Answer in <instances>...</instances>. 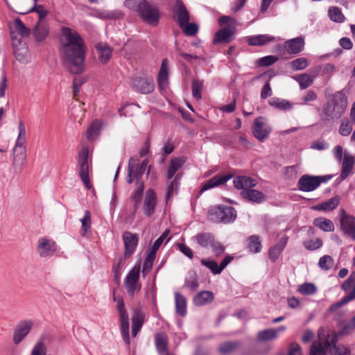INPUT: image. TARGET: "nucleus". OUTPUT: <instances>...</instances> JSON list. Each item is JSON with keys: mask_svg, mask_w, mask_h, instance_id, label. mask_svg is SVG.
<instances>
[{"mask_svg": "<svg viewBox=\"0 0 355 355\" xmlns=\"http://www.w3.org/2000/svg\"><path fill=\"white\" fill-rule=\"evenodd\" d=\"M277 338V331L272 328L260 331L257 334V340L261 342L275 340Z\"/></svg>", "mask_w": 355, "mask_h": 355, "instance_id": "49530a36", "label": "nucleus"}, {"mask_svg": "<svg viewBox=\"0 0 355 355\" xmlns=\"http://www.w3.org/2000/svg\"><path fill=\"white\" fill-rule=\"evenodd\" d=\"M37 250L42 257H46L51 256L56 251L57 245L53 240L41 238L38 241Z\"/></svg>", "mask_w": 355, "mask_h": 355, "instance_id": "aec40b11", "label": "nucleus"}, {"mask_svg": "<svg viewBox=\"0 0 355 355\" xmlns=\"http://www.w3.org/2000/svg\"><path fill=\"white\" fill-rule=\"evenodd\" d=\"M124 244L125 258H130L135 252L139 243V236L137 234L126 231L122 236Z\"/></svg>", "mask_w": 355, "mask_h": 355, "instance_id": "4468645a", "label": "nucleus"}, {"mask_svg": "<svg viewBox=\"0 0 355 355\" xmlns=\"http://www.w3.org/2000/svg\"><path fill=\"white\" fill-rule=\"evenodd\" d=\"M31 355H51L48 354L47 346L43 338L38 340L33 347Z\"/></svg>", "mask_w": 355, "mask_h": 355, "instance_id": "de8ad7c7", "label": "nucleus"}, {"mask_svg": "<svg viewBox=\"0 0 355 355\" xmlns=\"http://www.w3.org/2000/svg\"><path fill=\"white\" fill-rule=\"evenodd\" d=\"M318 95L313 90H309L304 96H302V102L301 105H309L311 102L316 101Z\"/></svg>", "mask_w": 355, "mask_h": 355, "instance_id": "338daca9", "label": "nucleus"}, {"mask_svg": "<svg viewBox=\"0 0 355 355\" xmlns=\"http://www.w3.org/2000/svg\"><path fill=\"white\" fill-rule=\"evenodd\" d=\"M79 175L85 186L89 189L91 187L89 178V164L88 153L87 150H83L80 153Z\"/></svg>", "mask_w": 355, "mask_h": 355, "instance_id": "dca6fc26", "label": "nucleus"}, {"mask_svg": "<svg viewBox=\"0 0 355 355\" xmlns=\"http://www.w3.org/2000/svg\"><path fill=\"white\" fill-rule=\"evenodd\" d=\"M203 87V81L195 79L192 81L191 89L192 95L196 100L202 98V90Z\"/></svg>", "mask_w": 355, "mask_h": 355, "instance_id": "3c124183", "label": "nucleus"}, {"mask_svg": "<svg viewBox=\"0 0 355 355\" xmlns=\"http://www.w3.org/2000/svg\"><path fill=\"white\" fill-rule=\"evenodd\" d=\"M182 178L180 173H178L175 178L168 184L166 187V193L165 196V200L167 202L171 197L178 193V188L180 186V180Z\"/></svg>", "mask_w": 355, "mask_h": 355, "instance_id": "473e14b6", "label": "nucleus"}, {"mask_svg": "<svg viewBox=\"0 0 355 355\" xmlns=\"http://www.w3.org/2000/svg\"><path fill=\"white\" fill-rule=\"evenodd\" d=\"M327 101L322 107V114L327 121H336L342 117L345 112L348 102L343 90L336 92L329 96Z\"/></svg>", "mask_w": 355, "mask_h": 355, "instance_id": "7ed1b4c3", "label": "nucleus"}, {"mask_svg": "<svg viewBox=\"0 0 355 355\" xmlns=\"http://www.w3.org/2000/svg\"><path fill=\"white\" fill-rule=\"evenodd\" d=\"M248 248L249 250L252 253H258L261 250V243L260 238L257 235L250 236L248 239Z\"/></svg>", "mask_w": 355, "mask_h": 355, "instance_id": "8fccbe9b", "label": "nucleus"}, {"mask_svg": "<svg viewBox=\"0 0 355 355\" xmlns=\"http://www.w3.org/2000/svg\"><path fill=\"white\" fill-rule=\"evenodd\" d=\"M175 311L184 317L187 314V299L180 293H175Z\"/></svg>", "mask_w": 355, "mask_h": 355, "instance_id": "f704fd0d", "label": "nucleus"}, {"mask_svg": "<svg viewBox=\"0 0 355 355\" xmlns=\"http://www.w3.org/2000/svg\"><path fill=\"white\" fill-rule=\"evenodd\" d=\"M313 224L321 230L327 232H333L334 230V223L326 218L318 217L313 220Z\"/></svg>", "mask_w": 355, "mask_h": 355, "instance_id": "72a5a7b5", "label": "nucleus"}, {"mask_svg": "<svg viewBox=\"0 0 355 355\" xmlns=\"http://www.w3.org/2000/svg\"><path fill=\"white\" fill-rule=\"evenodd\" d=\"M157 203L156 193L153 189L147 190L144 202V212L147 217H151L155 211Z\"/></svg>", "mask_w": 355, "mask_h": 355, "instance_id": "a211bd4d", "label": "nucleus"}, {"mask_svg": "<svg viewBox=\"0 0 355 355\" xmlns=\"http://www.w3.org/2000/svg\"><path fill=\"white\" fill-rule=\"evenodd\" d=\"M290 64L295 70H303L309 66V60L306 58H299L291 62Z\"/></svg>", "mask_w": 355, "mask_h": 355, "instance_id": "13d9d810", "label": "nucleus"}, {"mask_svg": "<svg viewBox=\"0 0 355 355\" xmlns=\"http://www.w3.org/2000/svg\"><path fill=\"white\" fill-rule=\"evenodd\" d=\"M201 264L208 268L213 274L218 275L221 273L219 266L217 262L209 259H202Z\"/></svg>", "mask_w": 355, "mask_h": 355, "instance_id": "5fc2aeb1", "label": "nucleus"}, {"mask_svg": "<svg viewBox=\"0 0 355 355\" xmlns=\"http://www.w3.org/2000/svg\"><path fill=\"white\" fill-rule=\"evenodd\" d=\"M340 230L343 234L355 240V217L347 214L345 209L340 210Z\"/></svg>", "mask_w": 355, "mask_h": 355, "instance_id": "9d476101", "label": "nucleus"}, {"mask_svg": "<svg viewBox=\"0 0 355 355\" xmlns=\"http://www.w3.org/2000/svg\"><path fill=\"white\" fill-rule=\"evenodd\" d=\"M140 267L135 266L127 275L125 279V286L128 295L132 297L141 289V285L138 283L139 278Z\"/></svg>", "mask_w": 355, "mask_h": 355, "instance_id": "9b49d317", "label": "nucleus"}, {"mask_svg": "<svg viewBox=\"0 0 355 355\" xmlns=\"http://www.w3.org/2000/svg\"><path fill=\"white\" fill-rule=\"evenodd\" d=\"M315 76L316 75L311 76L308 73H302L293 77V78L299 83L301 89H305L313 84Z\"/></svg>", "mask_w": 355, "mask_h": 355, "instance_id": "ea45409f", "label": "nucleus"}, {"mask_svg": "<svg viewBox=\"0 0 355 355\" xmlns=\"http://www.w3.org/2000/svg\"><path fill=\"white\" fill-rule=\"evenodd\" d=\"M133 160V176L135 179L137 180V182H141L140 179L141 178L146 166L148 165V160L146 159L143 160L141 163L139 162V159L137 157H132Z\"/></svg>", "mask_w": 355, "mask_h": 355, "instance_id": "7c9ffc66", "label": "nucleus"}, {"mask_svg": "<svg viewBox=\"0 0 355 355\" xmlns=\"http://www.w3.org/2000/svg\"><path fill=\"white\" fill-rule=\"evenodd\" d=\"M328 15L331 21L336 23H343L345 19L341 10L335 6L329 8Z\"/></svg>", "mask_w": 355, "mask_h": 355, "instance_id": "09e8293b", "label": "nucleus"}, {"mask_svg": "<svg viewBox=\"0 0 355 355\" xmlns=\"http://www.w3.org/2000/svg\"><path fill=\"white\" fill-rule=\"evenodd\" d=\"M26 163V150L25 146L15 145L12 149V166L14 173L19 174Z\"/></svg>", "mask_w": 355, "mask_h": 355, "instance_id": "ddd939ff", "label": "nucleus"}, {"mask_svg": "<svg viewBox=\"0 0 355 355\" xmlns=\"http://www.w3.org/2000/svg\"><path fill=\"white\" fill-rule=\"evenodd\" d=\"M353 123L348 118H343L338 128L339 134L343 137L349 136L352 132Z\"/></svg>", "mask_w": 355, "mask_h": 355, "instance_id": "a18cd8bd", "label": "nucleus"}, {"mask_svg": "<svg viewBox=\"0 0 355 355\" xmlns=\"http://www.w3.org/2000/svg\"><path fill=\"white\" fill-rule=\"evenodd\" d=\"M355 164V158L353 155L345 153L342 159V167L340 178L337 181L340 182L345 180L352 173Z\"/></svg>", "mask_w": 355, "mask_h": 355, "instance_id": "412c9836", "label": "nucleus"}, {"mask_svg": "<svg viewBox=\"0 0 355 355\" xmlns=\"http://www.w3.org/2000/svg\"><path fill=\"white\" fill-rule=\"evenodd\" d=\"M81 223L80 233L83 236H87L91 232V214L88 210L85 211L84 216L80 220Z\"/></svg>", "mask_w": 355, "mask_h": 355, "instance_id": "79ce46f5", "label": "nucleus"}, {"mask_svg": "<svg viewBox=\"0 0 355 355\" xmlns=\"http://www.w3.org/2000/svg\"><path fill=\"white\" fill-rule=\"evenodd\" d=\"M341 288L345 292L349 293L340 301L331 305L329 307L330 311H333L355 300V270L351 272L348 278L342 284Z\"/></svg>", "mask_w": 355, "mask_h": 355, "instance_id": "6e6552de", "label": "nucleus"}, {"mask_svg": "<svg viewBox=\"0 0 355 355\" xmlns=\"http://www.w3.org/2000/svg\"><path fill=\"white\" fill-rule=\"evenodd\" d=\"M278 60V58L275 55H267L261 58L259 60V64L263 67H268L274 63H275Z\"/></svg>", "mask_w": 355, "mask_h": 355, "instance_id": "774afa93", "label": "nucleus"}, {"mask_svg": "<svg viewBox=\"0 0 355 355\" xmlns=\"http://www.w3.org/2000/svg\"><path fill=\"white\" fill-rule=\"evenodd\" d=\"M254 137L260 142L265 141L272 131L271 126L266 122L265 118H256L252 128Z\"/></svg>", "mask_w": 355, "mask_h": 355, "instance_id": "1a4fd4ad", "label": "nucleus"}, {"mask_svg": "<svg viewBox=\"0 0 355 355\" xmlns=\"http://www.w3.org/2000/svg\"><path fill=\"white\" fill-rule=\"evenodd\" d=\"M60 54L64 63L71 73H81L85 68V42L79 33L71 28L62 26L60 35Z\"/></svg>", "mask_w": 355, "mask_h": 355, "instance_id": "f257e3e1", "label": "nucleus"}, {"mask_svg": "<svg viewBox=\"0 0 355 355\" xmlns=\"http://www.w3.org/2000/svg\"><path fill=\"white\" fill-rule=\"evenodd\" d=\"M214 298V295L211 291H203L195 295L193 302L196 306H201L211 303Z\"/></svg>", "mask_w": 355, "mask_h": 355, "instance_id": "cd10ccee", "label": "nucleus"}, {"mask_svg": "<svg viewBox=\"0 0 355 355\" xmlns=\"http://www.w3.org/2000/svg\"><path fill=\"white\" fill-rule=\"evenodd\" d=\"M145 321V314L141 309H136L134 311L132 318V336L136 337L141 331Z\"/></svg>", "mask_w": 355, "mask_h": 355, "instance_id": "b1692460", "label": "nucleus"}, {"mask_svg": "<svg viewBox=\"0 0 355 355\" xmlns=\"http://www.w3.org/2000/svg\"><path fill=\"white\" fill-rule=\"evenodd\" d=\"M235 32L236 28L234 26H226L216 32L214 38V43H229Z\"/></svg>", "mask_w": 355, "mask_h": 355, "instance_id": "4be33fe9", "label": "nucleus"}, {"mask_svg": "<svg viewBox=\"0 0 355 355\" xmlns=\"http://www.w3.org/2000/svg\"><path fill=\"white\" fill-rule=\"evenodd\" d=\"M136 184L137 188L135 189L131 196L132 200L134 201L135 212L137 211L139 204L141 202L144 190V184L143 182L137 181Z\"/></svg>", "mask_w": 355, "mask_h": 355, "instance_id": "58836bf2", "label": "nucleus"}, {"mask_svg": "<svg viewBox=\"0 0 355 355\" xmlns=\"http://www.w3.org/2000/svg\"><path fill=\"white\" fill-rule=\"evenodd\" d=\"M232 178V175H216L208 180L202 187L200 191L203 192L211 188L223 185Z\"/></svg>", "mask_w": 355, "mask_h": 355, "instance_id": "a878e982", "label": "nucleus"}, {"mask_svg": "<svg viewBox=\"0 0 355 355\" xmlns=\"http://www.w3.org/2000/svg\"><path fill=\"white\" fill-rule=\"evenodd\" d=\"M241 345L239 341L226 342L220 345L218 351L220 355H230Z\"/></svg>", "mask_w": 355, "mask_h": 355, "instance_id": "a19ab883", "label": "nucleus"}, {"mask_svg": "<svg viewBox=\"0 0 355 355\" xmlns=\"http://www.w3.org/2000/svg\"><path fill=\"white\" fill-rule=\"evenodd\" d=\"M19 134L15 141V145L17 146H25L24 144L26 142V128L24 122L22 121H19L18 125Z\"/></svg>", "mask_w": 355, "mask_h": 355, "instance_id": "6e6d98bb", "label": "nucleus"}, {"mask_svg": "<svg viewBox=\"0 0 355 355\" xmlns=\"http://www.w3.org/2000/svg\"><path fill=\"white\" fill-rule=\"evenodd\" d=\"M114 301L117 303L116 308L120 318V331L123 340L126 345H130L129 317L125 308L123 300L122 297L114 296Z\"/></svg>", "mask_w": 355, "mask_h": 355, "instance_id": "0eeeda50", "label": "nucleus"}, {"mask_svg": "<svg viewBox=\"0 0 355 355\" xmlns=\"http://www.w3.org/2000/svg\"><path fill=\"white\" fill-rule=\"evenodd\" d=\"M168 61L167 59L162 60L159 71L158 73V82L159 85L166 84L168 77Z\"/></svg>", "mask_w": 355, "mask_h": 355, "instance_id": "c03bdc74", "label": "nucleus"}, {"mask_svg": "<svg viewBox=\"0 0 355 355\" xmlns=\"http://www.w3.org/2000/svg\"><path fill=\"white\" fill-rule=\"evenodd\" d=\"M193 238L196 239L198 245L205 248L210 247L214 241L213 234L209 232L198 234Z\"/></svg>", "mask_w": 355, "mask_h": 355, "instance_id": "e433bc0d", "label": "nucleus"}, {"mask_svg": "<svg viewBox=\"0 0 355 355\" xmlns=\"http://www.w3.org/2000/svg\"><path fill=\"white\" fill-rule=\"evenodd\" d=\"M209 218L214 223L225 224L233 223L237 216L236 209L227 205H218L209 209Z\"/></svg>", "mask_w": 355, "mask_h": 355, "instance_id": "39448f33", "label": "nucleus"}, {"mask_svg": "<svg viewBox=\"0 0 355 355\" xmlns=\"http://www.w3.org/2000/svg\"><path fill=\"white\" fill-rule=\"evenodd\" d=\"M186 162L183 157H174L171 159L170 165L167 170L166 177L171 180L175 175L176 172L182 167Z\"/></svg>", "mask_w": 355, "mask_h": 355, "instance_id": "c85d7f7f", "label": "nucleus"}, {"mask_svg": "<svg viewBox=\"0 0 355 355\" xmlns=\"http://www.w3.org/2000/svg\"><path fill=\"white\" fill-rule=\"evenodd\" d=\"M318 338L320 340V343H323V347L324 349H328L329 347H333L335 352V355H351V352L349 347L339 345H337L336 343L338 340V334L333 331H326L320 329L318 331Z\"/></svg>", "mask_w": 355, "mask_h": 355, "instance_id": "423d86ee", "label": "nucleus"}, {"mask_svg": "<svg viewBox=\"0 0 355 355\" xmlns=\"http://www.w3.org/2000/svg\"><path fill=\"white\" fill-rule=\"evenodd\" d=\"M128 258H125V257H121L119 258L118 262L116 263H114L113 265L112 268V272L114 276L113 281L119 284L120 282L121 275V270L125 266V259Z\"/></svg>", "mask_w": 355, "mask_h": 355, "instance_id": "37998d69", "label": "nucleus"}, {"mask_svg": "<svg viewBox=\"0 0 355 355\" xmlns=\"http://www.w3.org/2000/svg\"><path fill=\"white\" fill-rule=\"evenodd\" d=\"M33 326L32 320H22L16 326L14 334L13 342L15 344H19L25 337L29 334Z\"/></svg>", "mask_w": 355, "mask_h": 355, "instance_id": "2eb2a0df", "label": "nucleus"}, {"mask_svg": "<svg viewBox=\"0 0 355 355\" xmlns=\"http://www.w3.org/2000/svg\"><path fill=\"white\" fill-rule=\"evenodd\" d=\"M131 87L137 92L150 94L155 88L153 78L134 76L131 78Z\"/></svg>", "mask_w": 355, "mask_h": 355, "instance_id": "f8f14e48", "label": "nucleus"}, {"mask_svg": "<svg viewBox=\"0 0 355 355\" xmlns=\"http://www.w3.org/2000/svg\"><path fill=\"white\" fill-rule=\"evenodd\" d=\"M184 286L192 291H195L198 288L199 283L196 273L191 274L189 277L185 279Z\"/></svg>", "mask_w": 355, "mask_h": 355, "instance_id": "4d7b16f0", "label": "nucleus"}, {"mask_svg": "<svg viewBox=\"0 0 355 355\" xmlns=\"http://www.w3.org/2000/svg\"><path fill=\"white\" fill-rule=\"evenodd\" d=\"M14 46V54L17 60L21 62H26V55L28 53V49L26 47L17 48L15 46V42H13Z\"/></svg>", "mask_w": 355, "mask_h": 355, "instance_id": "bf43d9fd", "label": "nucleus"}, {"mask_svg": "<svg viewBox=\"0 0 355 355\" xmlns=\"http://www.w3.org/2000/svg\"><path fill=\"white\" fill-rule=\"evenodd\" d=\"M320 187V182L314 175H303L298 180L297 187L300 191L310 192Z\"/></svg>", "mask_w": 355, "mask_h": 355, "instance_id": "f3484780", "label": "nucleus"}, {"mask_svg": "<svg viewBox=\"0 0 355 355\" xmlns=\"http://www.w3.org/2000/svg\"><path fill=\"white\" fill-rule=\"evenodd\" d=\"M334 264V260L329 255H324L322 257L318 262V266L322 269L328 270H329Z\"/></svg>", "mask_w": 355, "mask_h": 355, "instance_id": "e2e57ef3", "label": "nucleus"}, {"mask_svg": "<svg viewBox=\"0 0 355 355\" xmlns=\"http://www.w3.org/2000/svg\"><path fill=\"white\" fill-rule=\"evenodd\" d=\"M182 28L184 33L187 36H193L198 32V26L195 23H187L183 26H180Z\"/></svg>", "mask_w": 355, "mask_h": 355, "instance_id": "052dcab7", "label": "nucleus"}, {"mask_svg": "<svg viewBox=\"0 0 355 355\" xmlns=\"http://www.w3.org/2000/svg\"><path fill=\"white\" fill-rule=\"evenodd\" d=\"M100 129V124L98 121H94L87 132V137L89 140H93Z\"/></svg>", "mask_w": 355, "mask_h": 355, "instance_id": "69168bd1", "label": "nucleus"}, {"mask_svg": "<svg viewBox=\"0 0 355 355\" xmlns=\"http://www.w3.org/2000/svg\"><path fill=\"white\" fill-rule=\"evenodd\" d=\"M268 103L272 107L282 111L291 110L293 107V103L289 101L277 97L270 98L268 101Z\"/></svg>", "mask_w": 355, "mask_h": 355, "instance_id": "2f4dec72", "label": "nucleus"}, {"mask_svg": "<svg viewBox=\"0 0 355 355\" xmlns=\"http://www.w3.org/2000/svg\"><path fill=\"white\" fill-rule=\"evenodd\" d=\"M284 48L289 54H297L304 48V39L302 37H297L287 40L284 43Z\"/></svg>", "mask_w": 355, "mask_h": 355, "instance_id": "5701e85b", "label": "nucleus"}, {"mask_svg": "<svg viewBox=\"0 0 355 355\" xmlns=\"http://www.w3.org/2000/svg\"><path fill=\"white\" fill-rule=\"evenodd\" d=\"M304 248L309 250H315L319 249L322 245V241L320 238L315 240H309L303 243Z\"/></svg>", "mask_w": 355, "mask_h": 355, "instance_id": "680f3d73", "label": "nucleus"}, {"mask_svg": "<svg viewBox=\"0 0 355 355\" xmlns=\"http://www.w3.org/2000/svg\"><path fill=\"white\" fill-rule=\"evenodd\" d=\"M99 61L102 64L107 63L112 55V49L104 42H99L95 45Z\"/></svg>", "mask_w": 355, "mask_h": 355, "instance_id": "393cba45", "label": "nucleus"}, {"mask_svg": "<svg viewBox=\"0 0 355 355\" xmlns=\"http://www.w3.org/2000/svg\"><path fill=\"white\" fill-rule=\"evenodd\" d=\"M310 355H325V349L322 343L313 342L311 347Z\"/></svg>", "mask_w": 355, "mask_h": 355, "instance_id": "0e129e2a", "label": "nucleus"}, {"mask_svg": "<svg viewBox=\"0 0 355 355\" xmlns=\"http://www.w3.org/2000/svg\"><path fill=\"white\" fill-rule=\"evenodd\" d=\"M125 6L129 9L136 11L146 23L152 26L158 24L160 12L155 3L147 0H126Z\"/></svg>", "mask_w": 355, "mask_h": 355, "instance_id": "f03ea898", "label": "nucleus"}, {"mask_svg": "<svg viewBox=\"0 0 355 355\" xmlns=\"http://www.w3.org/2000/svg\"><path fill=\"white\" fill-rule=\"evenodd\" d=\"M275 40V37L268 35H258L248 38V43L251 46H263Z\"/></svg>", "mask_w": 355, "mask_h": 355, "instance_id": "c9c22d12", "label": "nucleus"}, {"mask_svg": "<svg viewBox=\"0 0 355 355\" xmlns=\"http://www.w3.org/2000/svg\"><path fill=\"white\" fill-rule=\"evenodd\" d=\"M49 26L45 21H38L33 30V35L36 42H43L49 35Z\"/></svg>", "mask_w": 355, "mask_h": 355, "instance_id": "bb28decb", "label": "nucleus"}, {"mask_svg": "<svg viewBox=\"0 0 355 355\" xmlns=\"http://www.w3.org/2000/svg\"><path fill=\"white\" fill-rule=\"evenodd\" d=\"M340 202V198L338 196L330 198L329 200L317 205L314 209L319 211H332L336 209Z\"/></svg>", "mask_w": 355, "mask_h": 355, "instance_id": "4c0bfd02", "label": "nucleus"}, {"mask_svg": "<svg viewBox=\"0 0 355 355\" xmlns=\"http://www.w3.org/2000/svg\"><path fill=\"white\" fill-rule=\"evenodd\" d=\"M297 291L302 295H310L317 291V288L313 283H304L298 286Z\"/></svg>", "mask_w": 355, "mask_h": 355, "instance_id": "864d4df0", "label": "nucleus"}, {"mask_svg": "<svg viewBox=\"0 0 355 355\" xmlns=\"http://www.w3.org/2000/svg\"><path fill=\"white\" fill-rule=\"evenodd\" d=\"M235 188L241 189V197L250 202L261 203L266 200V196L252 188L256 186V180L250 177L238 176L233 180Z\"/></svg>", "mask_w": 355, "mask_h": 355, "instance_id": "20e7f679", "label": "nucleus"}, {"mask_svg": "<svg viewBox=\"0 0 355 355\" xmlns=\"http://www.w3.org/2000/svg\"><path fill=\"white\" fill-rule=\"evenodd\" d=\"M155 346L158 353L160 355H164L168 353V336L166 333L161 332L155 335Z\"/></svg>", "mask_w": 355, "mask_h": 355, "instance_id": "c756f323", "label": "nucleus"}, {"mask_svg": "<svg viewBox=\"0 0 355 355\" xmlns=\"http://www.w3.org/2000/svg\"><path fill=\"white\" fill-rule=\"evenodd\" d=\"M15 28L23 37H27L31 35V29L27 28L19 17L15 19Z\"/></svg>", "mask_w": 355, "mask_h": 355, "instance_id": "603ef678", "label": "nucleus"}, {"mask_svg": "<svg viewBox=\"0 0 355 355\" xmlns=\"http://www.w3.org/2000/svg\"><path fill=\"white\" fill-rule=\"evenodd\" d=\"M173 11L180 26H183L189 21V13L181 0H176Z\"/></svg>", "mask_w": 355, "mask_h": 355, "instance_id": "6ab92c4d", "label": "nucleus"}]
</instances>
